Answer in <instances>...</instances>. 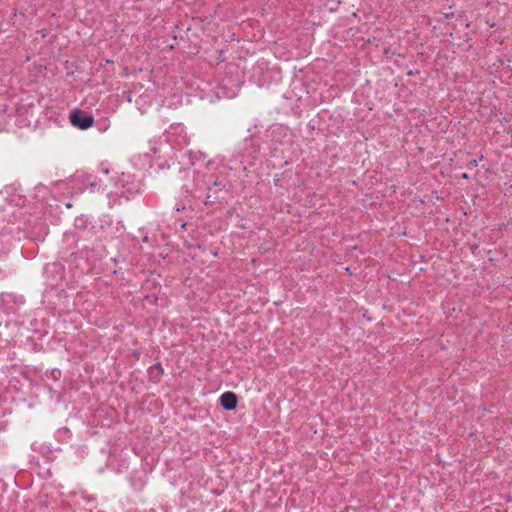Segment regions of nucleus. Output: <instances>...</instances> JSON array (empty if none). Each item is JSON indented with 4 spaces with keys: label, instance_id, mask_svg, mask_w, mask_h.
I'll return each mask as SVG.
<instances>
[{
    "label": "nucleus",
    "instance_id": "obj_16",
    "mask_svg": "<svg viewBox=\"0 0 512 512\" xmlns=\"http://www.w3.org/2000/svg\"><path fill=\"white\" fill-rule=\"evenodd\" d=\"M180 209H184V207H182V208L176 207L177 211H180Z\"/></svg>",
    "mask_w": 512,
    "mask_h": 512
},
{
    "label": "nucleus",
    "instance_id": "obj_4",
    "mask_svg": "<svg viewBox=\"0 0 512 512\" xmlns=\"http://www.w3.org/2000/svg\"><path fill=\"white\" fill-rule=\"evenodd\" d=\"M24 330H26L24 324L17 320L0 321V343H16L18 338L23 335Z\"/></svg>",
    "mask_w": 512,
    "mask_h": 512
},
{
    "label": "nucleus",
    "instance_id": "obj_5",
    "mask_svg": "<svg viewBox=\"0 0 512 512\" xmlns=\"http://www.w3.org/2000/svg\"><path fill=\"white\" fill-rule=\"evenodd\" d=\"M24 297L13 293L0 294V311L5 315L17 314L24 304Z\"/></svg>",
    "mask_w": 512,
    "mask_h": 512
},
{
    "label": "nucleus",
    "instance_id": "obj_15",
    "mask_svg": "<svg viewBox=\"0 0 512 512\" xmlns=\"http://www.w3.org/2000/svg\"><path fill=\"white\" fill-rule=\"evenodd\" d=\"M461 177H462L463 179H469V175H468L467 173H463V174L461 175Z\"/></svg>",
    "mask_w": 512,
    "mask_h": 512
},
{
    "label": "nucleus",
    "instance_id": "obj_1",
    "mask_svg": "<svg viewBox=\"0 0 512 512\" xmlns=\"http://www.w3.org/2000/svg\"><path fill=\"white\" fill-rule=\"evenodd\" d=\"M258 154L259 141L253 136L239 143L227 161L222 156L207 159L200 151H184L179 157L180 172L191 167L193 177L182 185V196L196 207L224 200L232 188L229 172L246 171L255 164Z\"/></svg>",
    "mask_w": 512,
    "mask_h": 512
},
{
    "label": "nucleus",
    "instance_id": "obj_8",
    "mask_svg": "<svg viewBox=\"0 0 512 512\" xmlns=\"http://www.w3.org/2000/svg\"><path fill=\"white\" fill-rule=\"evenodd\" d=\"M237 402H238L237 396L233 392H230V391L224 392L220 396V404L225 410H229V411L234 410L237 406Z\"/></svg>",
    "mask_w": 512,
    "mask_h": 512
},
{
    "label": "nucleus",
    "instance_id": "obj_6",
    "mask_svg": "<svg viewBox=\"0 0 512 512\" xmlns=\"http://www.w3.org/2000/svg\"><path fill=\"white\" fill-rule=\"evenodd\" d=\"M118 185L121 188V193L130 198L138 194L141 190L142 184L136 179L135 175L130 173H122L118 180Z\"/></svg>",
    "mask_w": 512,
    "mask_h": 512
},
{
    "label": "nucleus",
    "instance_id": "obj_14",
    "mask_svg": "<svg viewBox=\"0 0 512 512\" xmlns=\"http://www.w3.org/2000/svg\"><path fill=\"white\" fill-rule=\"evenodd\" d=\"M142 242H144V243H148V242H149V237H148L147 235H144V236L142 237Z\"/></svg>",
    "mask_w": 512,
    "mask_h": 512
},
{
    "label": "nucleus",
    "instance_id": "obj_2",
    "mask_svg": "<svg viewBox=\"0 0 512 512\" xmlns=\"http://www.w3.org/2000/svg\"><path fill=\"white\" fill-rule=\"evenodd\" d=\"M164 137V140L159 138L150 141V150L160 169L170 168L173 149L182 148L190 141L186 128L179 123L170 125L165 131Z\"/></svg>",
    "mask_w": 512,
    "mask_h": 512
},
{
    "label": "nucleus",
    "instance_id": "obj_9",
    "mask_svg": "<svg viewBox=\"0 0 512 512\" xmlns=\"http://www.w3.org/2000/svg\"><path fill=\"white\" fill-rule=\"evenodd\" d=\"M90 225V222L87 217L81 215L75 218L74 220V226L77 229L85 230Z\"/></svg>",
    "mask_w": 512,
    "mask_h": 512
},
{
    "label": "nucleus",
    "instance_id": "obj_11",
    "mask_svg": "<svg viewBox=\"0 0 512 512\" xmlns=\"http://www.w3.org/2000/svg\"><path fill=\"white\" fill-rule=\"evenodd\" d=\"M100 171H101L103 174H106V175L109 173V169H108V167H106V166H105V164H104V163H102V164H101V166H100Z\"/></svg>",
    "mask_w": 512,
    "mask_h": 512
},
{
    "label": "nucleus",
    "instance_id": "obj_10",
    "mask_svg": "<svg viewBox=\"0 0 512 512\" xmlns=\"http://www.w3.org/2000/svg\"><path fill=\"white\" fill-rule=\"evenodd\" d=\"M151 373L157 371L158 375L161 376L163 374V368L160 363H156L150 367Z\"/></svg>",
    "mask_w": 512,
    "mask_h": 512
},
{
    "label": "nucleus",
    "instance_id": "obj_3",
    "mask_svg": "<svg viewBox=\"0 0 512 512\" xmlns=\"http://www.w3.org/2000/svg\"><path fill=\"white\" fill-rule=\"evenodd\" d=\"M242 76L239 69L234 64H229L225 67L224 76L218 84V96L226 98H234L237 96L242 85Z\"/></svg>",
    "mask_w": 512,
    "mask_h": 512
},
{
    "label": "nucleus",
    "instance_id": "obj_13",
    "mask_svg": "<svg viewBox=\"0 0 512 512\" xmlns=\"http://www.w3.org/2000/svg\"><path fill=\"white\" fill-rule=\"evenodd\" d=\"M478 165V161L476 159L472 160L470 163H469V166L470 167H476Z\"/></svg>",
    "mask_w": 512,
    "mask_h": 512
},
{
    "label": "nucleus",
    "instance_id": "obj_7",
    "mask_svg": "<svg viewBox=\"0 0 512 512\" xmlns=\"http://www.w3.org/2000/svg\"><path fill=\"white\" fill-rule=\"evenodd\" d=\"M70 122L73 126L85 130L94 123V118L90 115H84L80 110H75L70 115Z\"/></svg>",
    "mask_w": 512,
    "mask_h": 512
},
{
    "label": "nucleus",
    "instance_id": "obj_12",
    "mask_svg": "<svg viewBox=\"0 0 512 512\" xmlns=\"http://www.w3.org/2000/svg\"><path fill=\"white\" fill-rule=\"evenodd\" d=\"M86 186H89V187H95L96 186V183L95 182H92V181H87L84 183Z\"/></svg>",
    "mask_w": 512,
    "mask_h": 512
}]
</instances>
